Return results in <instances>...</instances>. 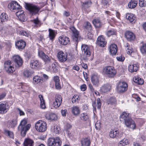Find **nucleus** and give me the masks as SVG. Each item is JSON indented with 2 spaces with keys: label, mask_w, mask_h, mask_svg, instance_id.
Segmentation results:
<instances>
[{
  "label": "nucleus",
  "mask_w": 146,
  "mask_h": 146,
  "mask_svg": "<svg viewBox=\"0 0 146 146\" xmlns=\"http://www.w3.org/2000/svg\"><path fill=\"white\" fill-rule=\"evenodd\" d=\"M34 72L31 70H26L23 72V76L25 78H28L30 77Z\"/></svg>",
  "instance_id": "7c9ffc66"
},
{
  "label": "nucleus",
  "mask_w": 146,
  "mask_h": 146,
  "mask_svg": "<svg viewBox=\"0 0 146 146\" xmlns=\"http://www.w3.org/2000/svg\"><path fill=\"white\" fill-rule=\"evenodd\" d=\"M87 88L85 84L82 85L80 86V89L82 91H84Z\"/></svg>",
  "instance_id": "680f3d73"
},
{
  "label": "nucleus",
  "mask_w": 146,
  "mask_h": 146,
  "mask_svg": "<svg viewBox=\"0 0 146 146\" xmlns=\"http://www.w3.org/2000/svg\"><path fill=\"white\" fill-rule=\"evenodd\" d=\"M43 81L42 78L38 76H35L33 78V82L35 84L41 83Z\"/></svg>",
  "instance_id": "bb28decb"
},
{
  "label": "nucleus",
  "mask_w": 146,
  "mask_h": 146,
  "mask_svg": "<svg viewBox=\"0 0 146 146\" xmlns=\"http://www.w3.org/2000/svg\"><path fill=\"white\" fill-rule=\"evenodd\" d=\"M11 62L10 60L6 61L4 63L5 70L8 73H12L15 71L14 67L11 65Z\"/></svg>",
  "instance_id": "9d476101"
},
{
  "label": "nucleus",
  "mask_w": 146,
  "mask_h": 146,
  "mask_svg": "<svg viewBox=\"0 0 146 146\" xmlns=\"http://www.w3.org/2000/svg\"><path fill=\"white\" fill-rule=\"evenodd\" d=\"M128 85L125 82H120L118 84L117 87V90L119 93H123L127 89Z\"/></svg>",
  "instance_id": "6e6552de"
},
{
  "label": "nucleus",
  "mask_w": 146,
  "mask_h": 146,
  "mask_svg": "<svg viewBox=\"0 0 146 146\" xmlns=\"http://www.w3.org/2000/svg\"><path fill=\"white\" fill-rule=\"evenodd\" d=\"M140 50L143 54H146V44L142 45L141 48Z\"/></svg>",
  "instance_id": "603ef678"
},
{
  "label": "nucleus",
  "mask_w": 146,
  "mask_h": 146,
  "mask_svg": "<svg viewBox=\"0 0 146 146\" xmlns=\"http://www.w3.org/2000/svg\"><path fill=\"white\" fill-rule=\"evenodd\" d=\"M53 80L55 83L60 82V80L58 76H54V77Z\"/></svg>",
  "instance_id": "e2e57ef3"
},
{
  "label": "nucleus",
  "mask_w": 146,
  "mask_h": 146,
  "mask_svg": "<svg viewBox=\"0 0 146 146\" xmlns=\"http://www.w3.org/2000/svg\"><path fill=\"white\" fill-rule=\"evenodd\" d=\"M128 44H127V48L126 51H127V54L130 55L133 52V48L131 47L130 46H128V45H127Z\"/></svg>",
  "instance_id": "6e6d98bb"
},
{
  "label": "nucleus",
  "mask_w": 146,
  "mask_h": 146,
  "mask_svg": "<svg viewBox=\"0 0 146 146\" xmlns=\"http://www.w3.org/2000/svg\"><path fill=\"white\" fill-rule=\"evenodd\" d=\"M48 31L49 37V38L51 40H52L56 36L55 31L52 29H48Z\"/></svg>",
  "instance_id": "f704fd0d"
},
{
  "label": "nucleus",
  "mask_w": 146,
  "mask_h": 146,
  "mask_svg": "<svg viewBox=\"0 0 146 146\" xmlns=\"http://www.w3.org/2000/svg\"><path fill=\"white\" fill-rule=\"evenodd\" d=\"M128 144V140L127 139H124L119 142L118 146H124Z\"/></svg>",
  "instance_id": "37998d69"
},
{
  "label": "nucleus",
  "mask_w": 146,
  "mask_h": 146,
  "mask_svg": "<svg viewBox=\"0 0 146 146\" xmlns=\"http://www.w3.org/2000/svg\"><path fill=\"white\" fill-rule=\"evenodd\" d=\"M24 11H19L16 13V16L18 17V16H19V15H20L21 14H22L24 13Z\"/></svg>",
  "instance_id": "338daca9"
},
{
  "label": "nucleus",
  "mask_w": 146,
  "mask_h": 146,
  "mask_svg": "<svg viewBox=\"0 0 146 146\" xmlns=\"http://www.w3.org/2000/svg\"><path fill=\"white\" fill-rule=\"evenodd\" d=\"M62 99L61 96L60 95L56 96L55 101L53 104V105L55 108H58L62 102Z\"/></svg>",
  "instance_id": "2eb2a0df"
},
{
  "label": "nucleus",
  "mask_w": 146,
  "mask_h": 146,
  "mask_svg": "<svg viewBox=\"0 0 146 146\" xmlns=\"http://www.w3.org/2000/svg\"><path fill=\"white\" fill-rule=\"evenodd\" d=\"M9 108L8 104L7 103H0V113H3L7 112Z\"/></svg>",
  "instance_id": "412c9836"
},
{
  "label": "nucleus",
  "mask_w": 146,
  "mask_h": 146,
  "mask_svg": "<svg viewBox=\"0 0 146 146\" xmlns=\"http://www.w3.org/2000/svg\"><path fill=\"white\" fill-rule=\"evenodd\" d=\"M25 42L22 40H20L15 43L16 46L19 49H22L24 48L26 46Z\"/></svg>",
  "instance_id": "4be33fe9"
},
{
  "label": "nucleus",
  "mask_w": 146,
  "mask_h": 146,
  "mask_svg": "<svg viewBox=\"0 0 146 146\" xmlns=\"http://www.w3.org/2000/svg\"><path fill=\"white\" fill-rule=\"evenodd\" d=\"M93 24L96 28H99L101 26V23L100 20L98 19H94L92 22Z\"/></svg>",
  "instance_id": "ea45409f"
},
{
  "label": "nucleus",
  "mask_w": 146,
  "mask_h": 146,
  "mask_svg": "<svg viewBox=\"0 0 146 146\" xmlns=\"http://www.w3.org/2000/svg\"><path fill=\"white\" fill-rule=\"evenodd\" d=\"M137 5V4L133 3V2H130L128 5V6L130 8H134Z\"/></svg>",
  "instance_id": "4d7b16f0"
},
{
  "label": "nucleus",
  "mask_w": 146,
  "mask_h": 146,
  "mask_svg": "<svg viewBox=\"0 0 146 146\" xmlns=\"http://www.w3.org/2000/svg\"><path fill=\"white\" fill-rule=\"evenodd\" d=\"M90 142L88 138L83 139L81 141V146H89Z\"/></svg>",
  "instance_id": "473e14b6"
},
{
  "label": "nucleus",
  "mask_w": 146,
  "mask_h": 146,
  "mask_svg": "<svg viewBox=\"0 0 146 146\" xmlns=\"http://www.w3.org/2000/svg\"><path fill=\"white\" fill-rule=\"evenodd\" d=\"M36 26H40L41 25L40 21L38 19V18L32 21Z\"/></svg>",
  "instance_id": "09e8293b"
},
{
  "label": "nucleus",
  "mask_w": 146,
  "mask_h": 146,
  "mask_svg": "<svg viewBox=\"0 0 146 146\" xmlns=\"http://www.w3.org/2000/svg\"><path fill=\"white\" fill-rule=\"evenodd\" d=\"M120 118L121 121H124V124L127 127L133 129H135V125L134 122L129 116L128 113L124 112L120 115Z\"/></svg>",
  "instance_id": "f257e3e1"
},
{
  "label": "nucleus",
  "mask_w": 146,
  "mask_h": 146,
  "mask_svg": "<svg viewBox=\"0 0 146 146\" xmlns=\"http://www.w3.org/2000/svg\"><path fill=\"white\" fill-rule=\"evenodd\" d=\"M103 72L109 77H113L116 73V70L113 67L111 66L105 67L103 69Z\"/></svg>",
  "instance_id": "20e7f679"
},
{
  "label": "nucleus",
  "mask_w": 146,
  "mask_h": 146,
  "mask_svg": "<svg viewBox=\"0 0 146 146\" xmlns=\"http://www.w3.org/2000/svg\"><path fill=\"white\" fill-rule=\"evenodd\" d=\"M58 42L61 45H66L69 42L70 39L68 37L62 35L59 37Z\"/></svg>",
  "instance_id": "f8f14e48"
},
{
  "label": "nucleus",
  "mask_w": 146,
  "mask_h": 146,
  "mask_svg": "<svg viewBox=\"0 0 146 146\" xmlns=\"http://www.w3.org/2000/svg\"><path fill=\"white\" fill-rule=\"evenodd\" d=\"M57 57L60 62H64L67 60V54L64 53L62 51H60L58 53Z\"/></svg>",
  "instance_id": "9b49d317"
},
{
  "label": "nucleus",
  "mask_w": 146,
  "mask_h": 146,
  "mask_svg": "<svg viewBox=\"0 0 146 146\" xmlns=\"http://www.w3.org/2000/svg\"><path fill=\"white\" fill-rule=\"evenodd\" d=\"M51 129L53 131L57 134L58 133V132L60 130V129L59 127H58L57 125L52 126Z\"/></svg>",
  "instance_id": "de8ad7c7"
},
{
  "label": "nucleus",
  "mask_w": 146,
  "mask_h": 146,
  "mask_svg": "<svg viewBox=\"0 0 146 146\" xmlns=\"http://www.w3.org/2000/svg\"><path fill=\"white\" fill-rule=\"evenodd\" d=\"M27 122L25 119H23L21 121L20 125L18 127V129L21 133V136L25 137L26 132L30 129L31 125L30 124L26 125Z\"/></svg>",
  "instance_id": "f03ea898"
},
{
  "label": "nucleus",
  "mask_w": 146,
  "mask_h": 146,
  "mask_svg": "<svg viewBox=\"0 0 146 146\" xmlns=\"http://www.w3.org/2000/svg\"><path fill=\"white\" fill-rule=\"evenodd\" d=\"M107 103L108 104L113 105L116 104V101L115 98H111L107 100Z\"/></svg>",
  "instance_id": "79ce46f5"
},
{
  "label": "nucleus",
  "mask_w": 146,
  "mask_h": 146,
  "mask_svg": "<svg viewBox=\"0 0 146 146\" xmlns=\"http://www.w3.org/2000/svg\"><path fill=\"white\" fill-rule=\"evenodd\" d=\"M91 81L93 84L96 86H98L99 84V80L97 75H93L91 77Z\"/></svg>",
  "instance_id": "a878e982"
},
{
  "label": "nucleus",
  "mask_w": 146,
  "mask_h": 146,
  "mask_svg": "<svg viewBox=\"0 0 146 146\" xmlns=\"http://www.w3.org/2000/svg\"><path fill=\"white\" fill-rule=\"evenodd\" d=\"M13 60L15 63L16 66L19 67L22 66L23 61L22 58L18 55H15L13 57Z\"/></svg>",
  "instance_id": "ddd939ff"
},
{
  "label": "nucleus",
  "mask_w": 146,
  "mask_h": 146,
  "mask_svg": "<svg viewBox=\"0 0 146 146\" xmlns=\"http://www.w3.org/2000/svg\"><path fill=\"white\" fill-rule=\"evenodd\" d=\"M24 146H33L34 144L33 141L29 138L25 139L24 141Z\"/></svg>",
  "instance_id": "b1692460"
},
{
  "label": "nucleus",
  "mask_w": 146,
  "mask_h": 146,
  "mask_svg": "<svg viewBox=\"0 0 146 146\" xmlns=\"http://www.w3.org/2000/svg\"><path fill=\"white\" fill-rule=\"evenodd\" d=\"M20 34L23 36H25L28 37L30 36V34L27 31H22L20 32Z\"/></svg>",
  "instance_id": "5fc2aeb1"
},
{
  "label": "nucleus",
  "mask_w": 146,
  "mask_h": 146,
  "mask_svg": "<svg viewBox=\"0 0 146 146\" xmlns=\"http://www.w3.org/2000/svg\"><path fill=\"white\" fill-rule=\"evenodd\" d=\"M48 146H60L61 142L59 137L51 138L48 139Z\"/></svg>",
  "instance_id": "0eeeda50"
},
{
  "label": "nucleus",
  "mask_w": 146,
  "mask_h": 146,
  "mask_svg": "<svg viewBox=\"0 0 146 146\" xmlns=\"http://www.w3.org/2000/svg\"><path fill=\"white\" fill-rule=\"evenodd\" d=\"M117 59L118 61H122L124 60V57L121 56H117Z\"/></svg>",
  "instance_id": "0e129e2a"
},
{
  "label": "nucleus",
  "mask_w": 146,
  "mask_h": 146,
  "mask_svg": "<svg viewBox=\"0 0 146 146\" xmlns=\"http://www.w3.org/2000/svg\"><path fill=\"white\" fill-rule=\"evenodd\" d=\"M35 127L38 132H43L47 129V124L45 122L39 120L35 123Z\"/></svg>",
  "instance_id": "7ed1b4c3"
},
{
  "label": "nucleus",
  "mask_w": 146,
  "mask_h": 146,
  "mask_svg": "<svg viewBox=\"0 0 146 146\" xmlns=\"http://www.w3.org/2000/svg\"><path fill=\"white\" fill-rule=\"evenodd\" d=\"M126 17L131 22H133L135 18L134 15L130 13H127L126 15Z\"/></svg>",
  "instance_id": "4c0bfd02"
},
{
  "label": "nucleus",
  "mask_w": 146,
  "mask_h": 146,
  "mask_svg": "<svg viewBox=\"0 0 146 146\" xmlns=\"http://www.w3.org/2000/svg\"><path fill=\"white\" fill-rule=\"evenodd\" d=\"M80 118L82 120L86 121L89 119V116L86 113L84 112L81 114Z\"/></svg>",
  "instance_id": "58836bf2"
},
{
  "label": "nucleus",
  "mask_w": 146,
  "mask_h": 146,
  "mask_svg": "<svg viewBox=\"0 0 146 146\" xmlns=\"http://www.w3.org/2000/svg\"><path fill=\"white\" fill-rule=\"evenodd\" d=\"M103 4L105 6H108L109 5L108 2V1L106 0H104L103 2Z\"/></svg>",
  "instance_id": "774afa93"
},
{
  "label": "nucleus",
  "mask_w": 146,
  "mask_h": 146,
  "mask_svg": "<svg viewBox=\"0 0 146 146\" xmlns=\"http://www.w3.org/2000/svg\"><path fill=\"white\" fill-rule=\"evenodd\" d=\"M91 2L90 1H86L82 3V8L85 9L89 7L91 5Z\"/></svg>",
  "instance_id": "a19ab883"
},
{
  "label": "nucleus",
  "mask_w": 146,
  "mask_h": 146,
  "mask_svg": "<svg viewBox=\"0 0 146 146\" xmlns=\"http://www.w3.org/2000/svg\"><path fill=\"white\" fill-rule=\"evenodd\" d=\"M55 87L57 89H61V87L60 84V82L55 83Z\"/></svg>",
  "instance_id": "69168bd1"
},
{
  "label": "nucleus",
  "mask_w": 146,
  "mask_h": 146,
  "mask_svg": "<svg viewBox=\"0 0 146 146\" xmlns=\"http://www.w3.org/2000/svg\"><path fill=\"white\" fill-rule=\"evenodd\" d=\"M125 36L127 39L129 41L133 40L135 38V36L134 34L129 31L126 32Z\"/></svg>",
  "instance_id": "5701e85b"
},
{
  "label": "nucleus",
  "mask_w": 146,
  "mask_h": 146,
  "mask_svg": "<svg viewBox=\"0 0 146 146\" xmlns=\"http://www.w3.org/2000/svg\"><path fill=\"white\" fill-rule=\"evenodd\" d=\"M38 97L40 101V106L41 108L43 109L45 108V103L43 96L42 95L40 94L38 96Z\"/></svg>",
  "instance_id": "c9c22d12"
},
{
  "label": "nucleus",
  "mask_w": 146,
  "mask_h": 146,
  "mask_svg": "<svg viewBox=\"0 0 146 146\" xmlns=\"http://www.w3.org/2000/svg\"><path fill=\"white\" fill-rule=\"evenodd\" d=\"M81 50L82 53L84 55L87 57H88L90 55V48L87 45L82 44V46Z\"/></svg>",
  "instance_id": "4468645a"
},
{
  "label": "nucleus",
  "mask_w": 146,
  "mask_h": 146,
  "mask_svg": "<svg viewBox=\"0 0 146 146\" xmlns=\"http://www.w3.org/2000/svg\"><path fill=\"white\" fill-rule=\"evenodd\" d=\"M98 44L102 47H104L106 44V42L105 41V38L103 36H99L97 41Z\"/></svg>",
  "instance_id": "f3484780"
},
{
  "label": "nucleus",
  "mask_w": 146,
  "mask_h": 146,
  "mask_svg": "<svg viewBox=\"0 0 146 146\" xmlns=\"http://www.w3.org/2000/svg\"><path fill=\"white\" fill-rule=\"evenodd\" d=\"M111 88V86L109 84H105L102 87L101 90L103 92L105 93L109 91Z\"/></svg>",
  "instance_id": "2f4dec72"
},
{
  "label": "nucleus",
  "mask_w": 146,
  "mask_h": 146,
  "mask_svg": "<svg viewBox=\"0 0 146 146\" xmlns=\"http://www.w3.org/2000/svg\"><path fill=\"white\" fill-rule=\"evenodd\" d=\"M133 81L139 84H142L144 83V81L142 79L138 76H134L133 78Z\"/></svg>",
  "instance_id": "c85d7f7f"
},
{
  "label": "nucleus",
  "mask_w": 146,
  "mask_h": 146,
  "mask_svg": "<svg viewBox=\"0 0 146 146\" xmlns=\"http://www.w3.org/2000/svg\"><path fill=\"white\" fill-rule=\"evenodd\" d=\"M95 127L96 129L98 130H100L101 127V123L99 121H97L95 125Z\"/></svg>",
  "instance_id": "3c124183"
},
{
  "label": "nucleus",
  "mask_w": 146,
  "mask_h": 146,
  "mask_svg": "<svg viewBox=\"0 0 146 146\" xmlns=\"http://www.w3.org/2000/svg\"><path fill=\"white\" fill-rule=\"evenodd\" d=\"M84 26L87 29L90 30L92 29L91 25L88 22H86L84 23Z\"/></svg>",
  "instance_id": "8fccbe9b"
},
{
  "label": "nucleus",
  "mask_w": 146,
  "mask_h": 146,
  "mask_svg": "<svg viewBox=\"0 0 146 146\" xmlns=\"http://www.w3.org/2000/svg\"><path fill=\"white\" fill-rule=\"evenodd\" d=\"M38 56L42 59L46 64L52 63L53 60L52 58L48 56L42 51H38Z\"/></svg>",
  "instance_id": "423d86ee"
},
{
  "label": "nucleus",
  "mask_w": 146,
  "mask_h": 146,
  "mask_svg": "<svg viewBox=\"0 0 146 146\" xmlns=\"http://www.w3.org/2000/svg\"><path fill=\"white\" fill-rule=\"evenodd\" d=\"M26 7L30 13L32 15L37 14L40 10L39 7L33 4H26Z\"/></svg>",
  "instance_id": "39448f33"
},
{
  "label": "nucleus",
  "mask_w": 146,
  "mask_h": 146,
  "mask_svg": "<svg viewBox=\"0 0 146 146\" xmlns=\"http://www.w3.org/2000/svg\"><path fill=\"white\" fill-rule=\"evenodd\" d=\"M7 15L5 13H2L0 16V23L3 24L7 21Z\"/></svg>",
  "instance_id": "cd10ccee"
},
{
  "label": "nucleus",
  "mask_w": 146,
  "mask_h": 146,
  "mask_svg": "<svg viewBox=\"0 0 146 146\" xmlns=\"http://www.w3.org/2000/svg\"><path fill=\"white\" fill-rule=\"evenodd\" d=\"M45 117L46 119L51 121H55L57 119V116L56 114L51 112L46 113Z\"/></svg>",
  "instance_id": "dca6fc26"
},
{
  "label": "nucleus",
  "mask_w": 146,
  "mask_h": 146,
  "mask_svg": "<svg viewBox=\"0 0 146 146\" xmlns=\"http://www.w3.org/2000/svg\"><path fill=\"white\" fill-rule=\"evenodd\" d=\"M17 120L16 119H12L9 121L8 123V126L11 128L14 127L17 125Z\"/></svg>",
  "instance_id": "e433bc0d"
},
{
  "label": "nucleus",
  "mask_w": 146,
  "mask_h": 146,
  "mask_svg": "<svg viewBox=\"0 0 146 146\" xmlns=\"http://www.w3.org/2000/svg\"><path fill=\"white\" fill-rule=\"evenodd\" d=\"M67 112V111L66 109H64V110H61V113L63 116H66Z\"/></svg>",
  "instance_id": "052dcab7"
},
{
  "label": "nucleus",
  "mask_w": 146,
  "mask_h": 146,
  "mask_svg": "<svg viewBox=\"0 0 146 146\" xmlns=\"http://www.w3.org/2000/svg\"><path fill=\"white\" fill-rule=\"evenodd\" d=\"M109 50L111 54L115 55L117 51V46L115 44H112L110 45L109 47Z\"/></svg>",
  "instance_id": "aec40b11"
},
{
  "label": "nucleus",
  "mask_w": 146,
  "mask_h": 146,
  "mask_svg": "<svg viewBox=\"0 0 146 146\" xmlns=\"http://www.w3.org/2000/svg\"><path fill=\"white\" fill-rule=\"evenodd\" d=\"M4 133L5 135L7 136H9L10 138H13L14 137V135L13 133L10 131L5 130L4 131Z\"/></svg>",
  "instance_id": "c03bdc74"
},
{
  "label": "nucleus",
  "mask_w": 146,
  "mask_h": 146,
  "mask_svg": "<svg viewBox=\"0 0 146 146\" xmlns=\"http://www.w3.org/2000/svg\"><path fill=\"white\" fill-rule=\"evenodd\" d=\"M30 66L32 68H37L39 66L38 62L37 60H32L30 62Z\"/></svg>",
  "instance_id": "72a5a7b5"
},
{
  "label": "nucleus",
  "mask_w": 146,
  "mask_h": 146,
  "mask_svg": "<svg viewBox=\"0 0 146 146\" xmlns=\"http://www.w3.org/2000/svg\"><path fill=\"white\" fill-rule=\"evenodd\" d=\"M116 32L115 30H109L107 32L106 35L108 37H109L111 35H116Z\"/></svg>",
  "instance_id": "49530a36"
},
{
  "label": "nucleus",
  "mask_w": 146,
  "mask_h": 146,
  "mask_svg": "<svg viewBox=\"0 0 146 146\" xmlns=\"http://www.w3.org/2000/svg\"><path fill=\"white\" fill-rule=\"evenodd\" d=\"M118 135L119 132L116 129H111L109 133V135L110 137L112 138H114L117 136Z\"/></svg>",
  "instance_id": "393cba45"
},
{
  "label": "nucleus",
  "mask_w": 146,
  "mask_h": 146,
  "mask_svg": "<svg viewBox=\"0 0 146 146\" xmlns=\"http://www.w3.org/2000/svg\"><path fill=\"white\" fill-rule=\"evenodd\" d=\"M139 66L138 63L130 64L128 66V70L131 72L137 71L139 69Z\"/></svg>",
  "instance_id": "6ab92c4d"
},
{
  "label": "nucleus",
  "mask_w": 146,
  "mask_h": 146,
  "mask_svg": "<svg viewBox=\"0 0 146 146\" xmlns=\"http://www.w3.org/2000/svg\"><path fill=\"white\" fill-rule=\"evenodd\" d=\"M72 113L74 115H78L80 113L79 108L78 106H74L71 108Z\"/></svg>",
  "instance_id": "c756f323"
},
{
  "label": "nucleus",
  "mask_w": 146,
  "mask_h": 146,
  "mask_svg": "<svg viewBox=\"0 0 146 146\" xmlns=\"http://www.w3.org/2000/svg\"><path fill=\"white\" fill-rule=\"evenodd\" d=\"M73 33L72 38L73 40L77 42L78 39V32L74 27H72L70 28Z\"/></svg>",
  "instance_id": "a211bd4d"
},
{
  "label": "nucleus",
  "mask_w": 146,
  "mask_h": 146,
  "mask_svg": "<svg viewBox=\"0 0 146 146\" xmlns=\"http://www.w3.org/2000/svg\"><path fill=\"white\" fill-rule=\"evenodd\" d=\"M80 100L79 96L78 95H75L72 98V102L73 103L78 102Z\"/></svg>",
  "instance_id": "a18cd8bd"
},
{
  "label": "nucleus",
  "mask_w": 146,
  "mask_h": 146,
  "mask_svg": "<svg viewBox=\"0 0 146 146\" xmlns=\"http://www.w3.org/2000/svg\"><path fill=\"white\" fill-rule=\"evenodd\" d=\"M139 5L141 7H144L145 5L144 0H139Z\"/></svg>",
  "instance_id": "bf43d9fd"
},
{
  "label": "nucleus",
  "mask_w": 146,
  "mask_h": 146,
  "mask_svg": "<svg viewBox=\"0 0 146 146\" xmlns=\"http://www.w3.org/2000/svg\"><path fill=\"white\" fill-rule=\"evenodd\" d=\"M8 7L11 11L14 12L16 11L18 9H20L21 7L17 2L14 1L10 3Z\"/></svg>",
  "instance_id": "1a4fd4ad"
},
{
  "label": "nucleus",
  "mask_w": 146,
  "mask_h": 146,
  "mask_svg": "<svg viewBox=\"0 0 146 146\" xmlns=\"http://www.w3.org/2000/svg\"><path fill=\"white\" fill-rule=\"evenodd\" d=\"M18 18L19 19L22 21H24L25 19V14L23 13L22 14H21L18 17Z\"/></svg>",
  "instance_id": "13d9d810"
},
{
  "label": "nucleus",
  "mask_w": 146,
  "mask_h": 146,
  "mask_svg": "<svg viewBox=\"0 0 146 146\" xmlns=\"http://www.w3.org/2000/svg\"><path fill=\"white\" fill-rule=\"evenodd\" d=\"M96 102L97 105V108L99 109L100 108L101 106V102L100 98H98L96 100Z\"/></svg>",
  "instance_id": "864d4df0"
}]
</instances>
